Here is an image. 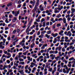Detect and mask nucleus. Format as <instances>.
<instances>
[{
  "instance_id": "f257e3e1",
  "label": "nucleus",
  "mask_w": 75,
  "mask_h": 75,
  "mask_svg": "<svg viewBox=\"0 0 75 75\" xmlns=\"http://www.w3.org/2000/svg\"><path fill=\"white\" fill-rule=\"evenodd\" d=\"M3 42H0V48H1V49H4L5 48L4 46H3V45H5V42H6V39H4L3 40Z\"/></svg>"
},
{
  "instance_id": "f03ea898",
  "label": "nucleus",
  "mask_w": 75,
  "mask_h": 75,
  "mask_svg": "<svg viewBox=\"0 0 75 75\" xmlns=\"http://www.w3.org/2000/svg\"><path fill=\"white\" fill-rule=\"evenodd\" d=\"M65 68L66 69H67V70L66 71L65 69H63V72L64 74H68V73H69V72L71 70V68H69L68 69V68L67 67H66Z\"/></svg>"
},
{
  "instance_id": "7ed1b4c3",
  "label": "nucleus",
  "mask_w": 75,
  "mask_h": 75,
  "mask_svg": "<svg viewBox=\"0 0 75 75\" xmlns=\"http://www.w3.org/2000/svg\"><path fill=\"white\" fill-rule=\"evenodd\" d=\"M12 13L13 14H14L15 17H17L20 14V11L18 10V11H16L15 13L14 11H12Z\"/></svg>"
},
{
  "instance_id": "20e7f679",
  "label": "nucleus",
  "mask_w": 75,
  "mask_h": 75,
  "mask_svg": "<svg viewBox=\"0 0 75 75\" xmlns=\"http://www.w3.org/2000/svg\"><path fill=\"white\" fill-rule=\"evenodd\" d=\"M30 1V4H32L33 6H34L35 4V1Z\"/></svg>"
},
{
  "instance_id": "39448f33",
  "label": "nucleus",
  "mask_w": 75,
  "mask_h": 75,
  "mask_svg": "<svg viewBox=\"0 0 75 75\" xmlns=\"http://www.w3.org/2000/svg\"><path fill=\"white\" fill-rule=\"evenodd\" d=\"M37 6H35L33 10L32 11V13H35V11H36L37 10Z\"/></svg>"
},
{
  "instance_id": "423d86ee",
  "label": "nucleus",
  "mask_w": 75,
  "mask_h": 75,
  "mask_svg": "<svg viewBox=\"0 0 75 75\" xmlns=\"http://www.w3.org/2000/svg\"><path fill=\"white\" fill-rule=\"evenodd\" d=\"M51 35L52 36H53L54 38H55V37H56L58 35V33H56L55 34H54L53 33H51Z\"/></svg>"
},
{
  "instance_id": "0eeeda50",
  "label": "nucleus",
  "mask_w": 75,
  "mask_h": 75,
  "mask_svg": "<svg viewBox=\"0 0 75 75\" xmlns=\"http://www.w3.org/2000/svg\"><path fill=\"white\" fill-rule=\"evenodd\" d=\"M67 35L69 36V37H70L72 35V33H71V31H69L67 34Z\"/></svg>"
},
{
  "instance_id": "6e6552de",
  "label": "nucleus",
  "mask_w": 75,
  "mask_h": 75,
  "mask_svg": "<svg viewBox=\"0 0 75 75\" xmlns=\"http://www.w3.org/2000/svg\"><path fill=\"white\" fill-rule=\"evenodd\" d=\"M60 58V56H57V57H55V59H56V61H58V60H59V61H60L61 60V58L59 59Z\"/></svg>"
},
{
  "instance_id": "1a4fd4ad",
  "label": "nucleus",
  "mask_w": 75,
  "mask_h": 75,
  "mask_svg": "<svg viewBox=\"0 0 75 75\" xmlns=\"http://www.w3.org/2000/svg\"><path fill=\"white\" fill-rule=\"evenodd\" d=\"M18 72L21 75H23L24 74V71H23V70H19L18 71Z\"/></svg>"
},
{
  "instance_id": "9d476101",
  "label": "nucleus",
  "mask_w": 75,
  "mask_h": 75,
  "mask_svg": "<svg viewBox=\"0 0 75 75\" xmlns=\"http://www.w3.org/2000/svg\"><path fill=\"white\" fill-rule=\"evenodd\" d=\"M13 5V3L10 2L8 3L7 5V6L8 7H10V6H11Z\"/></svg>"
},
{
  "instance_id": "9b49d317",
  "label": "nucleus",
  "mask_w": 75,
  "mask_h": 75,
  "mask_svg": "<svg viewBox=\"0 0 75 75\" xmlns=\"http://www.w3.org/2000/svg\"><path fill=\"white\" fill-rule=\"evenodd\" d=\"M30 27V26H28L26 30V33L29 32V30H29Z\"/></svg>"
},
{
  "instance_id": "f8f14e48",
  "label": "nucleus",
  "mask_w": 75,
  "mask_h": 75,
  "mask_svg": "<svg viewBox=\"0 0 75 75\" xmlns=\"http://www.w3.org/2000/svg\"><path fill=\"white\" fill-rule=\"evenodd\" d=\"M16 21H17V18L16 17H14L13 19L12 20L13 22L15 23Z\"/></svg>"
},
{
  "instance_id": "ddd939ff",
  "label": "nucleus",
  "mask_w": 75,
  "mask_h": 75,
  "mask_svg": "<svg viewBox=\"0 0 75 75\" xmlns=\"http://www.w3.org/2000/svg\"><path fill=\"white\" fill-rule=\"evenodd\" d=\"M35 46V44L34 43H33L32 44H31L30 46V48H33V47Z\"/></svg>"
},
{
  "instance_id": "4468645a",
  "label": "nucleus",
  "mask_w": 75,
  "mask_h": 75,
  "mask_svg": "<svg viewBox=\"0 0 75 75\" xmlns=\"http://www.w3.org/2000/svg\"><path fill=\"white\" fill-rule=\"evenodd\" d=\"M66 18H65V17L63 18L62 20L63 21V23H66L67 21H66Z\"/></svg>"
},
{
  "instance_id": "2eb2a0df",
  "label": "nucleus",
  "mask_w": 75,
  "mask_h": 75,
  "mask_svg": "<svg viewBox=\"0 0 75 75\" xmlns=\"http://www.w3.org/2000/svg\"><path fill=\"white\" fill-rule=\"evenodd\" d=\"M71 13H74L75 11V9L74 8H72L71 9Z\"/></svg>"
},
{
  "instance_id": "dca6fc26",
  "label": "nucleus",
  "mask_w": 75,
  "mask_h": 75,
  "mask_svg": "<svg viewBox=\"0 0 75 75\" xmlns=\"http://www.w3.org/2000/svg\"><path fill=\"white\" fill-rule=\"evenodd\" d=\"M46 64H47V65L45 67V68H48V67H49L50 65V64H48V63H47Z\"/></svg>"
},
{
  "instance_id": "f3484780",
  "label": "nucleus",
  "mask_w": 75,
  "mask_h": 75,
  "mask_svg": "<svg viewBox=\"0 0 75 75\" xmlns=\"http://www.w3.org/2000/svg\"><path fill=\"white\" fill-rule=\"evenodd\" d=\"M45 37H47V38H50V35H48V34H46L45 35Z\"/></svg>"
},
{
  "instance_id": "a211bd4d",
  "label": "nucleus",
  "mask_w": 75,
  "mask_h": 75,
  "mask_svg": "<svg viewBox=\"0 0 75 75\" xmlns=\"http://www.w3.org/2000/svg\"><path fill=\"white\" fill-rule=\"evenodd\" d=\"M50 21H52L53 23H55V21L54 20V18H51Z\"/></svg>"
},
{
  "instance_id": "6ab92c4d",
  "label": "nucleus",
  "mask_w": 75,
  "mask_h": 75,
  "mask_svg": "<svg viewBox=\"0 0 75 75\" xmlns=\"http://www.w3.org/2000/svg\"><path fill=\"white\" fill-rule=\"evenodd\" d=\"M52 32V31L49 30L47 32V34H48V35L51 34Z\"/></svg>"
},
{
  "instance_id": "aec40b11",
  "label": "nucleus",
  "mask_w": 75,
  "mask_h": 75,
  "mask_svg": "<svg viewBox=\"0 0 75 75\" xmlns=\"http://www.w3.org/2000/svg\"><path fill=\"white\" fill-rule=\"evenodd\" d=\"M64 41L65 42H70L71 40H70L66 39Z\"/></svg>"
},
{
  "instance_id": "412c9836",
  "label": "nucleus",
  "mask_w": 75,
  "mask_h": 75,
  "mask_svg": "<svg viewBox=\"0 0 75 75\" xmlns=\"http://www.w3.org/2000/svg\"><path fill=\"white\" fill-rule=\"evenodd\" d=\"M25 42V40H22V41L19 43V45H21V44H22L23 42L24 43Z\"/></svg>"
},
{
  "instance_id": "4be33fe9",
  "label": "nucleus",
  "mask_w": 75,
  "mask_h": 75,
  "mask_svg": "<svg viewBox=\"0 0 75 75\" xmlns=\"http://www.w3.org/2000/svg\"><path fill=\"white\" fill-rule=\"evenodd\" d=\"M61 17V14H59L58 15H57V16L56 17H57V18H59V17Z\"/></svg>"
},
{
  "instance_id": "5701e85b",
  "label": "nucleus",
  "mask_w": 75,
  "mask_h": 75,
  "mask_svg": "<svg viewBox=\"0 0 75 75\" xmlns=\"http://www.w3.org/2000/svg\"><path fill=\"white\" fill-rule=\"evenodd\" d=\"M41 11H44V7H42V8H40L39 9Z\"/></svg>"
},
{
  "instance_id": "b1692460",
  "label": "nucleus",
  "mask_w": 75,
  "mask_h": 75,
  "mask_svg": "<svg viewBox=\"0 0 75 75\" xmlns=\"http://www.w3.org/2000/svg\"><path fill=\"white\" fill-rule=\"evenodd\" d=\"M46 55L47 56V58L49 59L50 58V56H49V54L48 53H47L46 54Z\"/></svg>"
},
{
  "instance_id": "393cba45",
  "label": "nucleus",
  "mask_w": 75,
  "mask_h": 75,
  "mask_svg": "<svg viewBox=\"0 0 75 75\" xmlns=\"http://www.w3.org/2000/svg\"><path fill=\"white\" fill-rule=\"evenodd\" d=\"M32 22H33V19H31L30 20V21L29 22V26H30H30H31V23H32Z\"/></svg>"
},
{
  "instance_id": "a878e982",
  "label": "nucleus",
  "mask_w": 75,
  "mask_h": 75,
  "mask_svg": "<svg viewBox=\"0 0 75 75\" xmlns=\"http://www.w3.org/2000/svg\"><path fill=\"white\" fill-rule=\"evenodd\" d=\"M64 33V31L62 30H61L60 32L59 33V35H61V34H62V33Z\"/></svg>"
},
{
  "instance_id": "bb28decb",
  "label": "nucleus",
  "mask_w": 75,
  "mask_h": 75,
  "mask_svg": "<svg viewBox=\"0 0 75 75\" xmlns=\"http://www.w3.org/2000/svg\"><path fill=\"white\" fill-rule=\"evenodd\" d=\"M42 34H44L45 33H46V31H43L41 32Z\"/></svg>"
},
{
  "instance_id": "cd10ccee",
  "label": "nucleus",
  "mask_w": 75,
  "mask_h": 75,
  "mask_svg": "<svg viewBox=\"0 0 75 75\" xmlns=\"http://www.w3.org/2000/svg\"><path fill=\"white\" fill-rule=\"evenodd\" d=\"M21 7V4H19V5H18L17 8H20Z\"/></svg>"
},
{
  "instance_id": "c85d7f7f",
  "label": "nucleus",
  "mask_w": 75,
  "mask_h": 75,
  "mask_svg": "<svg viewBox=\"0 0 75 75\" xmlns=\"http://www.w3.org/2000/svg\"><path fill=\"white\" fill-rule=\"evenodd\" d=\"M68 11L67 9H66L65 10H64L63 11V14H65V13H67Z\"/></svg>"
},
{
  "instance_id": "c756f323",
  "label": "nucleus",
  "mask_w": 75,
  "mask_h": 75,
  "mask_svg": "<svg viewBox=\"0 0 75 75\" xmlns=\"http://www.w3.org/2000/svg\"><path fill=\"white\" fill-rule=\"evenodd\" d=\"M74 57H72L70 59H69V61H72V60H74Z\"/></svg>"
},
{
  "instance_id": "7c9ffc66",
  "label": "nucleus",
  "mask_w": 75,
  "mask_h": 75,
  "mask_svg": "<svg viewBox=\"0 0 75 75\" xmlns=\"http://www.w3.org/2000/svg\"><path fill=\"white\" fill-rule=\"evenodd\" d=\"M55 13H59V11H58L57 10H55L54 11Z\"/></svg>"
},
{
  "instance_id": "2f4dec72",
  "label": "nucleus",
  "mask_w": 75,
  "mask_h": 75,
  "mask_svg": "<svg viewBox=\"0 0 75 75\" xmlns=\"http://www.w3.org/2000/svg\"><path fill=\"white\" fill-rule=\"evenodd\" d=\"M24 64H25V63H24V62H20L19 63V64H20V65H21V64L22 65H24Z\"/></svg>"
},
{
  "instance_id": "473e14b6",
  "label": "nucleus",
  "mask_w": 75,
  "mask_h": 75,
  "mask_svg": "<svg viewBox=\"0 0 75 75\" xmlns=\"http://www.w3.org/2000/svg\"><path fill=\"white\" fill-rule=\"evenodd\" d=\"M38 6H39V3L36 2V5H35V6L38 7Z\"/></svg>"
},
{
  "instance_id": "72a5a7b5",
  "label": "nucleus",
  "mask_w": 75,
  "mask_h": 75,
  "mask_svg": "<svg viewBox=\"0 0 75 75\" xmlns=\"http://www.w3.org/2000/svg\"><path fill=\"white\" fill-rule=\"evenodd\" d=\"M50 54H54V51H52V50H51L50 52Z\"/></svg>"
},
{
  "instance_id": "f704fd0d",
  "label": "nucleus",
  "mask_w": 75,
  "mask_h": 75,
  "mask_svg": "<svg viewBox=\"0 0 75 75\" xmlns=\"http://www.w3.org/2000/svg\"><path fill=\"white\" fill-rule=\"evenodd\" d=\"M9 17L10 18H12L13 17V16L12 15H9Z\"/></svg>"
},
{
  "instance_id": "c9c22d12",
  "label": "nucleus",
  "mask_w": 75,
  "mask_h": 75,
  "mask_svg": "<svg viewBox=\"0 0 75 75\" xmlns=\"http://www.w3.org/2000/svg\"><path fill=\"white\" fill-rule=\"evenodd\" d=\"M21 3V0H19L18 1V2L17 3L18 4H20Z\"/></svg>"
},
{
  "instance_id": "e433bc0d",
  "label": "nucleus",
  "mask_w": 75,
  "mask_h": 75,
  "mask_svg": "<svg viewBox=\"0 0 75 75\" xmlns=\"http://www.w3.org/2000/svg\"><path fill=\"white\" fill-rule=\"evenodd\" d=\"M57 27H60L61 26V23H59L57 25Z\"/></svg>"
},
{
  "instance_id": "4c0bfd02",
  "label": "nucleus",
  "mask_w": 75,
  "mask_h": 75,
  "mask_svg": "<svg viewBox=\"0 0 75 75\" xmlns=\"http://www.w3.org/2000/svg\"><path fill=\"white\" fill-rule=\"evenodd\" d=\"M62 48V47H59V48H58V51H61V49Z\"/></svg>"
},
{
  "instance_id": "58836bf2",
  "label": "nucleus",
  "mask_w": 75,
  "mask_h": 75,
  "mask_svg": "<svg viewBox=\"0 0 75 75\" xmlns=\"http://www.w3.org/2000/svg\"><path fill=\"white\" fill-rule=\"evenodd\" d=\"M6 63L9 64L10 63V61L9 60H6Z\"/></svg>"
},
{
  "instance_id": "ea45409f",
  "label": "nucleus",
  "mask_w": 75,
  "mask_h": 75,
  "mask_svg": "<svg viewBox=\"0 0 75 75\" xmlns=\"http://www.w3.org/2000/svg\"><path fill=\"white\" fill-rule=\"evenodd\" d=\"M62 50L63 52H65V47H63L62 48Z\"/></svg>"
},
{
  "instance_id": "a19ab883",
  "label": "nucleus",
  "mask_w": 75,
  "mask_h": 75,
  "mask_svg": "<svg viewBox=\"0 0 75 75\" xmlns=\"http://www.w3.org/2000/svg\"><path fill=\"white\" fill-rule=\"evenodd\" d=\"M55 57V55H54V56L52 57L51 59L52 60H53V59H54V58Z\"/></svg>"
},
{
  "instance_id": "79ce46f5",
  "label": "nucleus",
  "mask_w": 75,
  "mask_h": 75,
  "mask_svg": "<svg viewBox=\"0 0 75 75\" xmlns=\"http://www.w3.org/2000/svg\"><path fill=\"white\" fill-rule=\"evenodd\" d=\"M59 57H62V54H61V52H59Z\"/></svg>"
},
{
  "instance_id": "37998d69",
  "label": "nucleus",
  "mask_w": 75,
  "mask_h": 75,
  "mask_svg": "<svg viewBox=\"0 0 75 75\" xmlns=\"http://www.w3.org/2000/svg\"><path fill=\"white\" fill-rule=\"evenodd\" d=\"M7 40L8 41H10V40H11V38H10V36H9L7 38Z\"/></svg>"
},
{
  "instance_id": "c03bdc74",
  "label": "nucleus",
  "mask_w": 75,
  "mask_h": 75,
  "mask_svg": "<svg viewBox=\"0 0 75 75\" xmlns=\"http://www.w3.org/2000/svg\"><path fill=\"white\" fill-rule=\"evenodd\" d=\"M19 61H24V59H22V58H19Z\"/></svg>"
},
{
  "instance_id": "a18cd8bd",
  "label": "nucleus",
  "mask_w": 75,
  "mask_h": 75,
  "mask_svg": "<svg viewBox=\"0 0 75 75\" xmlns=\"http://www.w3.org/2000/svg\"><path fill=\"white\" fill-rule=\"evenodd\" d=\"M52 68H50L49 69V71L52 72Z\"/></svg>"
},
{
  "instance_id": "49530a36",
  "label": "nucleus",
  "mask_w": 75,
  "mask_h": 75,
  "mask_svg": "<svg viewBox=\"0 0 75 75\" xmlns=\"http://www.w3.org/2000/svg\"><path fill=\"white\" fill-rule=\"evenodd\" d=\"M29 6L30 8H33V7L32 5H29Z\"/></svg>"
},
{
  "instance_id": "de8ad7c7",
  "label": "nucleus",
  "mask_w": 75,
  "mask_h": 75,
  "mask_svg": "<svg viewBox=\"0 0 75 75\" xmlns=\"http://www.w3.org/2000/svg\"><path fill=\"white\" fill-rule=\"evenodd\" d=\"M35 21L36 22H40V20L38 18V19H35Z\"/></svg>"
},
{
  "instance_id": "09e8293b",
  "label": "nucleus",
  "mask_w": 75,
  "mask_h": 75,
  "mask_svg": "<svg viewBox=\"0 0 75 75\" xmlns=\"http://www.w3.org/2000/svg\"><path fill=\"white\" fill-rule=\"evenodd\" d=\"M46 26L49 25H50V22H47L46 23Z\"/></svg>"
},
{
  "instance_id": "8fccbe9b",
  "label": "nucleus",
  "mask_w": 75,
  "mask_h": 75,
  "mask_svg": "<svg viewBox=\"0 0 75 75\" xmlns=\"http://www.w3.org/2000/svg\"><path fill=\"white\" fill-rule=\"evenodd\" d=\"M58 54V51H54V54Z\"/></svg>"
},
{
  "instance_id": "3c124183",
  "label": "nucleus",
  "mask_w": 75,
  "mask_h": 75,
  "mask_svg": "<svg viewBox=\"0 0 75 75\" xmlns=\"http://www.w3.org/2000/svg\"><path fill=\"white\" fill-rule=\"evenodd\" d=\"M33 14L32 16L33 17H35V13H33Z\"/></svg>"
},
{
  "instance_id": "603ef678",
  "label": "nucleus",
  "mask_w": 75,
  "mask_h": 75,
  "mask_svg": "<svg viewBox=\"0 0 75 75\" xmlns=\"http://www.w3.org/2000/svg\"><path fill=\"white\" fill-rule=\"evenodd\" d=\"M67 66H68V67H69L70 68V67H72V64H69L67 65Z\"/></svg>"
},
{
  "instance_id": "864d4df0",
  "label": "nucleus",
  "mask_w": 75,
  "mask_h": 75,
  "mask_svg": "<svg viewBox=\"0 0 75 75\" xmlns=\"http://www.w3.org/2000/svg\"><path fill=\"white\" fill-rule=\"evenodd\" d=\"M70 17V15L69 14H68V15H67L66 16V18H67L68 17Z\"/></svg>"
},
{
  "instance_id": "5fc2aeb1",
  "label": "nucleus",
  "mask_w": 75,
  "mask_h": 75,
  "mask_svg": "<svg viewBox=\"0 0 75 75\" xmlns=\"http://www.w3.org/2000/svg\"><path fill=\"white\" fill-rule=\"evenodd\" d=\"M44 21H45L44 18H42V19L41 20V22L42 23V22Z\"/></svg>"
},
{
  "instance_id": "6e6d98bb",
  "label": "nucleus",
  "mask_w": 75,
  "mask_h": 75,
  "mask_svg": "<svg viewBox=\"0 0 75 75\" xmlns=\"http://www.w3.org/2000/svg\"><path fill=\"white\" fill-rule=\"evenodd\" d=\"M11 25H12V23H10L8 25V27H10V26H11Z\"/></svg>"
},
{
  "instance_id": "4d7b16f0",
  "label": "nucleus",
  "mask_w": 75,
  "mask_h": 75,
  "mask_svg": "<svg viewBox=\"0 0 75 75\" xmlns=\"http://www.w3.org/2000/svg\"><path fill=\"white\" fill-rule=\"evenodd\" d=\"M71 41L72 42V43H73V44H74L75 43V39H73Z\"/></svg>"
},
{
  "instance_id": "13d9d810",
  "label": "nucleus",
  "mask_w": 75,
  "mask_h": 75,
  "mask_svg": "<svg viewBox=\"0 0 75 75\" xmlns=\"http://www.w3.org/2000/svg\"><path fill=\"white\" fill-rule=\"evenodd\" d=\"M14 37H15V35H13L12 36L11 38L13 40V39H14Z\"/></svg>"
},
{
  "instance_id": "bf43d9fd",
  "label": "nucleus",
  "mask_w": 75,
  "mask_h": 75,
  "mask_svg": "<svg viewBox=\"0 0 75 75\" xmlns=\"http://www.w3.org/2000/svg\"><path fill=\"white\" fill-rule=\"evenodd\" d=\"M72 67L73 68H74V67H75V63H73L72 64Z\"/></svg>"
},
{
  "instance_id": "052dcab7",
  "label": "nucleus",
  "mask_w": 75,
  "mask_h": 75,
  "mask_svg": "<svg viewBox=\"0 0 75 75\" xmlns=\"http://www.w3.org/2000/svg\"><path fill=\"white\" fill-rule=\"evenodd\" d=\"M35 56H36V54H32V57H35Z\"/></svg>"
},
{
  "instance_id": "680f3d73",
  "label": "nucleus",
  "mask_w": 75,
  "mask_h": 75,
  "mask_svg": "<svg viewBox=\"0 0 75 75\" xmlns=\"http://www.w3.org/2000/svg\"><path fill=\"white\" fill-rule=\"evenodd\" d=\"M45 47L43 45V46L41 47V50H44V49H45Z\"/></svg>"
},
{
  "instance_id": "e2e57ef3",
  "label": "nucleus",
  "mask_w": 75,
  "mask_h": 75,
  "mask_svg": "<svg viewBox=\"0 0 75 75\" xmlns=\"http://www.w3.org/2000/svg\"><path fill=\"white\" fill-rule=\"evenodd\" d=\"M62 18H60L58 20V21H62Z\"/></svg>"
},
{
  "instance_id": "0e129e2a",
  "label": "nucleus",
  "mask_w": 75,
  "mask_h": 75,
  "mask_svg": "<svg viewBox=\"0 0 75 75\" xmlns=\"http://www.w3.org/2000/svg\"><path fill=\"white\" fill-rule=\"evenodd\" d=\"M56 71H55L54 70H53L52 71V74H53L54 75V73H55V72Z\"/></svg>"
},
{
  "instance_id": "69168bd1",
  "label": "nucleus",
  "mask_w": 75,
  "mask_h": 75,
  "mask_svg": "<svg viewBox=\"0 0 75 75\" xmlns=\"http://www.w3.org/2000/svg\"><path fill=\"white\" fill-rule=\"evenodd\" d=\"M71 18L69 17L67 18V20L68 21H70V20H71Z\"/></svg>"
},
{
  "instance_id": "338daca9",
  "label": "nucleus",
  "mask_w": 75,
  "mask_h": 75,
  "mask_svg": "<svg viewBox=\"0 0 75 75\" xmlns=\"http://www.w3.org/2000/svg\"><path fill=\"white\" fill-rule=\"evenodd\" d=\"M45 22H43V27H45Z\"/></svg>"
},
{
  "instance_id": "774afa93",
  "label": "nucleus",
  "mask_w": 75,
  "mask_h": 75,
  "mask_svg": "<svg viewBox=\"0 0 75 75\" xmlns=\"http://www.w3.org/2000/svg\"><path fill=\"white\" fill-rule=\"evenodd\" d=\"M38 23L35 21L34 22V24H35V25H38Z\"/></svg>"
}]
</instances>
